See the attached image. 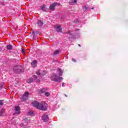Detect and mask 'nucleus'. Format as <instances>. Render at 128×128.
<instances>
[{
    "label": "nucleus",
    "instance_id": "f257e3e1",
    "mask_svg": "<svg viewBox=\"0 0 128 128\" xmlns=\"http://www.w3.org/2000/svg\"><path fill=\"white\" fill-rule=\"evenodd\" d=\"M13 70L16 74L24 72V67L22 65H16L13 67Z\"/></svg>",
    "mask_w": 128,
    "mask_h": 128
},
{
    "label": "nucleus",
    "instance_id": "f03ea898",
    "mask_svg": "<svg viewBox=\"0 0 128 128\" xmlns=\"http://www.w3.org/2000/svg\"><path fill=\"white\" fill-rule=\"evenodd\" d=\"M51 80L54 82H60V80H64V78L60 77L56 74H54L52 75Z\"/></svg>",
    "mask_w": 128,
    "mask_h": 128
},
{
    "label": "nucleus",
    "instance_id": "7ed1b4c3",
    "mask_svg": "<svg viewBox=\"0 0 128 128\" xmlns=\"http://www.w3.org/2000/svg\"><path fill=\"white\" fill-rule=\"evenodd\" d=\"M46 103L44 102H42L40 103L38 110H46Z\"/></svg>",
    "mask_w": 128,
    "mask_h": 128
},
{
    "label": "nucleus",
    "instance_id": "20e7f679",
    "mask_svg": "<svg viewBox=\"0 0 128 128\" xmlns=\"http://www.w3.org/2000/svg\"><path fill=\"white\" fill-rule=\"evenodd\" d=\"M66 34L68 35V38H76V32H74V31H68Z\"/></svg>",
    "mask_w": 128,
    "mask_h": 128
},
{
    "label": "nucleus",
    "instance_id": "39448f33",
    "mask_svg": "<svg viewBox=\"0 0 128 128\" xmlns=\"http://www.w3.org/2000/svg\"><path fill=\"white\" fill-rule=\"evenodd\" d=\"M33 78H34V79L32 78H30L27 80V82H28V84H30V82H32L34 80H36V82H40V79L38 78V76H36L34 75Z\"/></svg>",
    "mask_w": 128,
    "mask_h": 128
},
{
    "label": "nucleus",
    "instance_id": "423d86ee",
    "mask_svg": "<svg viewBox=\"0 0 128 128\" xmlns=\"http://www.w3.org/2000/svg\"><path fill=\"white\" fill-rule=\"evenodd\" d=\"M28 96H30V93L28 92H25L22 97V102H26V100H28Z\"/></svg>",
    "mask_w": 128,
    "mask_h": 128
},
{
    "label": "nucleus",
    "instance_id": "0eeeda50",
    "mask_svg": "<svg viewBox=\"0 0 128 128\" xmlns=\"http://www.w3.org/2000/svg\"><path fill=\"white\" fill-rule=\"evenodd\" d=\"M56 6H60V4L56 2L51 4L49 7L50 10H56Z\"/></svg>",
    "mask_w": 128,
    "mask_h": 128
},
{
    "label": "nucleus",
    "instance_id": "6e6552de",
    "mask_svg": "<svg viewBox=\"0 0 128 128\" xmlns=\"http://www.w3.org/2000/svg\"><path fill=\"white\" fill-rule=\"evenodd\" d=\"M55 30H56L57 32H62V27L58 25H55L54 26Z\"/></svg>",
    "mask_w": 128,
    "mask_h": 128
},
{
    "label": "nucleus",
    "instance_id": "1a4fd4ad",
    "mask_svg": "<svg viewBox=\"0 0 128 128\" xmlns=\"http://www.w3.org/2000/svg\"><path fill=\"white\" fill-rule=\"evenodd\" d=\"M15 110V114H20V108L18 106H16L14 107Z\"/></svg>",
    "mask_w": 128,
    "mask_h": 128
},
{
    "label": "nucleus",
    "instance_id": "9d476101",
    "mask_svg": "<svg viewBox=\"0 0 128 128\" xmlns=\"http://www.w3.org/2000/svg\"><path fill=\"white\" fill-rule=\"evenodd\" d=\"M42 120L44 121V122H46L48 120V116L44 114V116H42Z\"/></svg>",
    "mask_w": 128,
    "mask_h": 128
},
{
    "label": "nucleus",
    "instance_id": "9b49d317",
    "mask_svg": "<svg viewBox=\"0 0 128 128\" xmlns=\"http://www.w3.org/2000/svg\"><path fill=\"white\" fill-rule=\"evenodd\" d=\"M40 104V103H38L36 101H34V102H32V106H34L35 108H38Z\"/></svg>",
    "mask_w": 128,
    "mask_h": 128
},
{
    "label": "nucleus",
    "instance_id": "f8f14e48",
    "mask_svg": "<svg viewBox=\"0 0 128 128\" xmlns=\"http://www.w3.org/2000/svg\"><path fill=\"white\" fill-rule=\"evenodd\" d=\"M83 10L84 12H87L88 10H90V8H89L88 5H86L83 6Z\"/></svg>",
    "mask_w": 128,
    "mask_h": 128
},
{
    "label": "nucleus",
    "instance_id": "ddd939ff",
    "mask_svg": "<svg viewBox=\"0 0 128 128\" xmlns=\"http://www.w3.org/2000/svg\"><path fill=\"white\" fill-rule=\"evenodd\" d=\"M48 90V88H42L41 90H38V92L40 94H44Z\"/></svg>",
    "mask_w": 128,
    "mask_h": 128
},
{
    "label": "nucleus",
    "instance_id": "4468645a",
    "mask_svg": "<svg viewBox=\"0 0 128 128\" xmlns=\"http://www.w3.org/2000/svg\"><path fill=\"white\" fill-rule=\"evenodd\" d=\"M37 24L38 26H40V28H42V26H44V22L42 20H38L37 22Z\"/></svg>",
    "mask_w": 128,
    "mask_h": 128
},
{
    "label": "nucleus",
    "instance_id": "2eb2a0df",
    "mask_svg": "<svg viewBox=\"0 0 128 128\" xmlns=\"http://www.w3.org/2000/svg\"><path fill=\"white\" fill-rule=\"evenodd\" d=\"M78 1L76 0H70L69 4L71 6H74L76 4Z\"/></svg>",
    "mask_w": 128,
    "mask_h": 128
},
{
    "label": "nucleus",
    "instance_id": "dca6fc26",
    "mask_svg": "<svg viewBox=\"0 0 128 128\" xmlns=\"http://www.w3.org/2000/svg\"><path fill=\"white\" fill-rule=\"evenodd\" d=\"M6 112V110L4 108H2L0 110V116H2L4 114V112Z\"/></svg>",
    "mask_w": 128,
    "mask_h": 128
},
{
    "label": "nucleus",
    "instance_id": "f3484780",
    "mask_svg": "<svg viewBox=\"0 0 128 128\" xmlns=\"http://www.w3.org/2000/svg\"><path fill=\"white\" fill-rule=\"evenodd\" d=\"M57 70H58V72H59V73H58V76H62V69H60V68H58L57 69Z\"/></svg>",
    "mask_w": 128,
    "mask_h": 128
},
{
    "label": "nucleus",
    "instance_id": "a211bd4d",
    "mask_svg": "<svg viewBox=\"0 0 128 128\" xmlns=\"http://www.w3.org/2000/svg\"><path fill=\"white\" fill-rule=\"evenodd\" d=\"M7 48L9 50H12V46L11 44L8 45L7 46Z\"/></svg>",
    "mask_w": 128,
    "mask_h": 128
},
{
    "label": "nucleus",
    "instance_id": "6ab92c4d",
    "mask_svg": "<svg viewBox=\"0 0 128 128\" xmlns=\"http://www.w3.org/2000/svg\"><path fill=\"white\" fill-rule=\"evenodd\" d=\"M36 64H38V61L34 60L32 63V66H36Z\"/></svg>",
    "mask_w": 128,
    "mask_h": 128
},
{
    "label": "nucleus",
    "instance_id": "aec40b11",
    "mask_svg": "<svg viewBox=\"0 0 128 128\" xmlns=\"http://www.w3.org/2000/svg\"><path fill=\"white\" fill-rule=\"evenodd\" d=\"M60 54V50H56L54 52V56H56V54Z\"/></svg>",
    "mask_w": 128,
    "mask_h": 128
},
{
    "label": "nucleus",
    "instance_id": "412c9836",
    "mask_svg": "<svg viewBox=\"0 0 128 128\" xmlns=\"http://www.w3.org/2000/svg\"><path fill=\"white\" fill-rule=\"evenodd\" d=\"M42 10H43V12H46V6H43L41 7Z\"/></svg>",
    "mask_w": 128,
    "mask_h": 128
},
{
    "label": "nucleus",
    "instance_id": "4be33fe9",
    "mask_svg": "<svg viewBox=\"0 0 128 128\" xmlns=\"http://www.w3.org/2000/svg\"><path fill=\"white\" fill-rule=\"evenodd\" d=\"M28 114L29 116H32V114H34V112H32V111H30L28 112Z\"/></svg>",
    "mask_w": 128,
    "mask_h": 128
},
{
    "label": "nucleus",
    "instance_id": "5701e85b",
    "mask_svg": "<svg viewBox=\"0 0 128 128\" xmlns=\"http://www.w3.org/2000/svg\"><path fill=\"white\" fill-rule=\"evenodd\" d=\"M50 92H45V96H50Z\"/></svg>",
    "mask_w": 128,
    "mask_h": 128
},
{
    "label": "nucleus",
    "instance_id": "b1692460",
    "mask_svg": "<svg viewBox=\"0 0 128 128\" xmlns=\"http://www.w3.org/2000/svg\"><path fill=\"white\" fill-rule=\"evenodd\" d=\"M4 100H0V106H4V103H2Z\"/></svg>",
    "mask_w": 128,
    "mask_h": 128
},
{
    "label": "nucleus",
    "instance_id": "393cba45",
    "mask_svg": "<svg viewBox=\"0 0 128 128\" xmlns=\"http://www.w3.org/2000/svg\"><path fill=\"white\" fill-rule=\"evenodd\" d=\"M74 24H78V19H76L74 21Z\"/></svg>",
    "mask_w": 128,
    "mask_h": 128
},
{
    "label": "nucleus",
    "instance_id": "a878e982",
    "mask_svg": "<svg viewBox=\"0 0 128 128\" xmlns=\"http://www.w3.org/2000/svg\"><path fill=\"white\" fill-rule=\"evenodd\" d=\"M36 74L38 75V76H40V71H38L36 72Z\"/></svg>",
    "mask_w": 128,
    "mask_h": 128
},
{
    "label": "nucleus",
    "instance_id": "bb28decb",
    "mask_svg": "<svg viewBox=\"0 0 128 128\" xmlns=\"http://www.w3.org/2000/svg\"><path fill=\"white\" fill-rule=\"evenodd\" d=\"M0 4H2V6H4V3L3 2H0Z\"/></svg>",
    "mask_w": 128,
    "mask_h": 128
},
{
    "label": "nucleus",
    "instance_id": "cd10ccee",
    "mask_svg": "<svg viewBox=\"0 0 128 128\" xmlns=\"http://www.w3.org/2000/svg\"><path fill=\"white\" fill-rule=\"evenodd\" d=\"M36 38V34H34L33 35V40H34Z\"/></svg>",
    "mask_w": 128,
    "mask_h": 128
},
{
    "label": "nucleus",
    "instance_id": "c85d7f7f",
    "mask_svg": "<svg viewBox=\"0 0 128 128\" xmlns=\"http://www.w3.org/2000/svg\"><path fill=\"white\" fill-rule=\"evenodd\" d=\"M22 54H24V48H22Z\"/></svg>",
    "mask_w": 128,
    "mask_h": 128
},
{
    "label": "nucleus",
    "instance_id": "c756f323",
    "mask_svg": "<svg viewBox=\"0 0 128 128\" xmlns=\"http://www.w3.org/2000/svg\"><path fill=\"white\" fill-rule=\"evenodd\" d=\"M72 62H76V60L74 58H72Z\"/></svg>",
    "mask_w": 128,
    "mask_h": 128
},
{
    "label": "nucleus",
    "instance_id": "7c9ffc66",
    "mask_svg": "<svg viewBox=\"0 0 128 128\" xmlns=\"http://www.w3.org/2000/svg\"><path fill=\"white\" fill-rule=\"evenodd\" d=\"M64 84H64V82L62 83V86L64 88Z\"/></svg>",
    "mask_w": 128,
    "mask_h": 128
},
{
    "label": "nucleus",
    "instance_id": "2f4dec72",
    "mask_svg": "<svg viewBox=\"0 0 128 128\" xmlns=\"http://www.w3.org/2000/svg\"><path fill=\"white\" fill-rule=\"evenodd\" d=\"M64 96H66V98H68V95L64 94Z\"/></svg>",
    "mask_w": 128,
    "mask_h": 128
},
{
    "label": "nucleus",
    "instance_id": "473e14b6",
    "mask_svg": "<svg viewBox=\"0 0 128 128\" xmlns=\"http://www.w3.org/2000/svg\"><path fill=\"white\" fill-rule=\"evenodd\" d=\"M78 46H80H80H80V44H78Z\"/></svg>",
    "mask_w": 128,
    "mask_h": 128
},
{
    "label": "nucleus",
    "instance_id": "72a5a7b5",
    "mask_svg": "<svg viewBox=\"0 0 128 128\" xmlns=\"http://www.w3.org/2000/svg\"><path fill=\"white\" fill-rule=\"evenodd\" d=\"M94 7L92 8V10H94Z\"/></svg>",
    "mask_w": 128,
    "mask_h": 128
},
{
    "label": "nucleus",
    "instance_id": "f704fd0d",
    "mask_svg": "<svg viewBox=\"0 0 128 128\" xmlns=\"http://www.w3.org/2000/svg\"><path fill=\"white\" fill-rule=\"evenodd\" d=\"M0 50H2V48H0Z\"/></svg>",
    "mask_w": 128,
    "mask_h": 128
}]
</instances>
